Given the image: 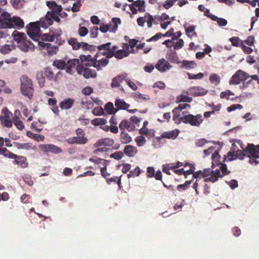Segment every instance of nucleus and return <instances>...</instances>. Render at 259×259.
I'll list each match as a JSON object with an SVG mask.
<instances>
[{
    "mask_svg": "<svg viewBox=\"0 0 259 259\" xmlns=\"http://www.w3.org/2000/svg\"><path fill=\"white\" fill-rule=\"evenodd\" d=\"M249 158V162L253 165L259 163V145L248 144L246 147L240 140L235 141L232 145L231 150L227 154L229 161L237 159L242 160L244 157Z\"/></svg>",
    "mask_w": 259,
    "mask_h": 259,
    "instance_id": "1",
    "label": "nucleus"
},
{
    "mask_svg": "<svg viewBox=\"0 0 259 259\" xmlns=\"http://www.w3.org/2000/svg\"><path fill=\"white\" fill-rule=\"evenodd\" d=\"M47 5L51 10V11L48 12L46 15L45 21H44L45 27L52 25L53 23V20L57 22H59L60 19L59 16L62 9L61 6L58 5L54 1L47 2Z\"/></svg>",
    "mask_w": 259,
    "mask_h": 259,
    "instance_id": "2",
    "label": "nucleus"
},
{
    "mask_svg": "<svg viewBox=\"0 0 259 259\" xmlns=\"http://www.w3.org/2000/svg\"><path fill=\"white\" fill-rule=\"evenodd\" d=\"M223 176L221 175L219 169H217L214 170L211 169L205 168L203 171L199 170L194 172L193 175V177L194 178L198 179L201 178H205L204 182H211L214 183L218 181V178L222 177Z\"/></svg>",
    "mask_w": 259,
    "mask_h": 259,
    "instance_id": "3",
    "label": "nucleus"
},
{
    "mask_svg": "<svg viewBox=\"0 0 259 259\" xmlns=\"http://www.w3.org/2000/svg\"><path fill=\"white\" fill-rule=\"evenodd\" d=\"M190 108V106L187 103L180 104L178 107L175 108L173 110V120L176 124H180L183 122L185 114L187 111L184 110H188Z\"/></svg>",
    "mask_w": 259,
    "mask_h": 259,
    "instance_id": "4",
    "label": "nucleus"
},
{
    "mask_svg": "<svg viewBox=\"0 0 259 259\" xmlns=\"http://www.w3.org/2000/svg\"><path fill=\"white\" fill-rule=\"evenodd\" d=\"M21 92L25 96L31 98L33 92V85L32 80L26 75H23L20 78Z\"/></svg>",
    "mask_w": 259,
    "mask_h": 259,
    "instance_id": "5",
    "label": "nucleus"
},
{
    "mask_svg": "<svg viewBox=\"0 0 259 259\" xmlns=\"http://www.w3.org/2000/svg\"><path fill=\"white\" fill-rule=\"evenodd\" d=\"M90 57V55H82L80 57V60L78 59L68 60L66 63V72L70 75H72L74 73L73 68H76V71L77 72L78 68L81 67L82 62L86 61Z\"/></svg>",
    "mask_w": 259,
    "mask_h": 259,
    "instance_id": "6",
    "label": "nucleus"
},
{
    "mask_svg": "<svg viewBox=\"0 0 259 259\" xmlns=\"http://www.w3.org/2000/svg\"><path fill=\"white\" fill-rule=\"evenodd\" d=\"M40 22L37 21L31 22L27 26V34L33 40L40 41L41 33L40 32Z\"/></svg>",
    "mask_w": 259,
    "mask_h": 259,
    "instance_id": "7",
    "label": "nucleus"
},
{
    "mask_svg": "<svg viewBox=\"0 0 259 259\" xmlns=\"http://www.w3.org/2000/svg\"><path fill=\"white\" fill-rule=\"evenodd\" d=\"M88 62L85 65L88 66H93L98 70H102L103 67H106L109 64V60L107 58H102L99 59L98 57L95 58L91 59V57L87 59Z\"/></svg>",
    "mask_w": 259,
    "mask_h": 259,
    "instance_id": "8",
    "label": "nucleus"
},
{
    "mask_svg": "<svg viewBox=\"0 0 259 259\" xmlns=\"http://www.w3.org/2000/svg\"><path fill=\"white\" fill-rule=\"evenodd\" d=\"M15 26L18 28H23L24 23L22 19L17 16H13L9 22H2V28H13Z\"/></svg>",
    "mask_w": 259,
    "mask_h": 259,
    "instance_id": "9",
    "label": "nucleus"
},
{
    "mask_svg": "<svg viewBox=\"0 0 259 259\" xmlns=\"http://www.w3.org/2000/svg\"><path fill=\"white\" fill-rule=\"evenodd\" d=\"M203 121L202 116L200 114H197L196 115L188 114L185 115L183 123L190 124L192 126H199Z\"/></svg>",
    "mask_w": 259,
    "mask_h": 259,
    "instance_id": "10",
    "label": "nucleus"
},
{
    "mask_svg": "<svg viewBox=\"0 0 259 259\" xmlns=\"http://www.w3.org/2000/svg\"><path fill=\"white\" fill-rule=\"evenodd\" d=\"M249 75L241 70H238L231 77L229 83L231 85L238 84L242 81L246 80Z\"/></svg>",
    "mask_w": 259,
    "mask_h": 259,
    "instance_id": "11",
    "label": "nucleus"
},
{
    "mask_svg": "<svg viewBox=\"0 0 259 259\" xmlns=\"http://www.w3.org/2000/svg\"><path fill=\"white\" fill-rule=\"evenodd\" d=\"M111 43L108 42L98 46V48L101 53L107 58H111L113 56L115 50L117 47L115 46L111 47Z\"/></svg>",
    "mask_w": 259,
    "mask_h": 259,
    "instance_id": "12",
    "label": "nucleus"
},
{
    "mask_svg": "<svg viewBox=\"0 0 259 259\" xmlns=\"http://www.w3.org/2000/svg\"><path fill=\"white\" fill-rule=\"evenodd\" d=\"M120 23L121 21L119 18H113L109 25H101L100 27V30L103 33H105L108 31L114 32L117 30L118 25Z\"/></svg>",
    "mask_w": 259,
    "mask_h": 259,
    "instance_id": "13",
    "label": "nucleus"
},
{
    "mask_svg": "<svg viewBox=\"0 0 259 259\" xmlns=\"http://www.w3.org/2000/svg\"><path fill=\"white\" fill-rule=\"evenodd\" d=\"M38 147L40 150L44 153H52L57 154L62 152L61 149L53 144H40Z\"/></svg>",
    "mask_w": 259,
    "mask_h": 259,
    "instance_id": "14",
    "label": "nucleus"
},
{
    "mask_svg": "<svg viewBox=\"0 0 259 259\" xmlns=\"http://www.w3.org/2000/svg\"><path fill=\"white\" fill-rule=\"evenodd\" d=\"M2 115L0 117V120L3 125L7 127H11L12 126V121L11 119V113L7 108H5L2 110Z\"/></svg>",
    "mask_w": 259,
    "mask_h": 259,
    "instance_id": "15",
    "label": "nucleus"
},
{
    "mask_svg": "<svg viewBox=\"0 0 259 259\" xmlns=\"http://www.w3.org/2000/svg\"><path fill=\"white\" fill-rule=\"evenodd\" d=\"M133 52V49L129 50V46L128 44H124L122 46V49L117 50V48L115 51L113 56L117 59H121L128 56L130 53Z\"/></svg>",
    "mask_w": 259,
    "mask_h": 259,
    "instance_id": "16",
    "label": "nucleus"
},
{
    "mask_svg": "<svg viewBox=\"0 0 259 259\" xmlns=\"http://www.w3.org/2000/svg\"><path fill=\"white\" fill-rule=\"evenodd\" d=\"M77 73L83 75L85 78H95L97 76V73L95 70L88 68H83L82 65L80 68H78Z\"/></svg>",
    "mask_w": 259,
    "mask_h": 259,
    "instance_id": "17",
    "label": "nucleus"
},
{
    "mask_svg": "<svg viewBox=\"0 0 259 259\" xmlns=\"http://www.w3.org/2000/svg\"><path fill=\"white\" fill-rule=\"evenodd\" d=\"M155 68L161 72H164L170 70L172 66L164 59H160L155 65Z\"/></svg>",
    "mask_w": 259,
    "mask_h": 259,
    "instance_id": "18",
    "label": "nucleus"
},
{
    "mask_svg": "<svg viewBox=\"0 0 259 259\" xmlns=\"http://www.w3.org/2000/svg\"><path fill=\"white\" fill-rule=\"evenodd\" d=\"M115 106L116 109L119 110H127L130 113H134L137 111V109L128 110V108L130 107V105L125 103V102L120 99H117L115 101Z\"/></svg>",
    "mask_w": 259,
    "mask_h": 259,
    "instance_id": "19",
    "label": "nucleus"
},
{
    "mask_svg": "<svg viewBox=\"0 0 259 259\" xmlns=\"http://www.w3.org/2000/svg\"><path fill=\"white\" fill-rule=\"evenodd\" d=\"M18 47L21 51L24 52L33 51L35 49L34 45L30 41L26 39L19 44Z\"/></svg>",
    "mask_w": 259,
    "mask_h": 259,
    "instance_id": "20",
    "label": "nucleus"
},
{
    "mask_svg": "<svg viewBox=\"0 0 259 259\" xmlns=\"http://www.w3.org/2000/svg\"><path fill=\"white\" fill-rule=\"evenodd\" d=\"M83 1L84 0H68V2L72 6H69L66 10L67 11L71 10L73 12H79Z\"/></svg>",
    "mask_w": 259,
    "mask_h": 259,
    "instance_id": "21",
    "label": "nucleus"
},
{
    "mask_svg": "<svg viewBox=\"0 0 259 259\" xmlns=\"http://www.w3.org/2000/svg\"><path fill=\"white\" fill-rule=\"evenodd\" d=\"M38 44L41 47L46 49L48 51V54L50 55L56 54L58 51V47L57 46H52L49 42L39 41Z\"/></svg>",
    "mask_w": 259,
    "mask_h": 259,
    "instance_id": "22",
    "label": "nucleus"
},
{
    "mask_svg": "<svg viewBox=\"0 0 259 259\" xmlns=\"http://www.w3.org/2000/svg\"><path fill=\"white\" fill-rule=\"evenodd\" d=\"M114 144V140L112 139L106 138L98 140L94 145L95 147L100 146H111Z\"/></svg>",
    "mask_w": 259,
    "mask_h": 259,
    "instance_id": "23",
    "label": "nucleus"
},
{
    "mask_svg": "<svg viewBox=\"0 0 259 259\" xmlns=\"http://www.w3.org/2000/svg\"><path fill=\"white\" fill-rule=\"evenodd\" d=\"M189 93L195 96H203L205 95L207 91L201 87H193L189 89Z\"/></svg>",
    "mask_w": 259,
    "mask_h": 259,
    "instance_id": "24",
    "label": "nucleus"
},
{
    "mask_svg": "<svg viewBox=\"0 0 259 259\" xmlns=\"http://www.w3.org/2000/svg\"><path fill=\"white\" fill-rule=\"evenodd\" d=\"M177 63L180 64V67L184 69L190 70L196 67V63L193 61L183 60L182 61H177Z\"/></svg>",
    "mask_w": 259,
    "mask_h": 259,
    "instance_id": "25",
    "label": "nucleus"
},
{
    "mask_svg": "<svg viewBox=\"0 0 259 259\" xmlns=\"http://www.w3.org/2000/svg\"><path fill=\"white\" fill-rule=\"evenodd\" d=\"M184 167L189 166V169L184 170L183 168L179 169H176L174 170L175 172L178 175L184 174L185 177L187 178V175H190L193 172V169L194 168V166L190 163H186L184 165Z\"/></svg>",
    "mask_w": 259,
    "mask_h": 259,
    "instance_id": "26",
    "label": "nucleus"
},
{
    "mask_svg": "<svg viewBox=\"0 0 259 259\" xmlns=\"http://www.w3.org/2000/svg\"><path fill=\"white\" fill-rule=\"evenodd\" d=\"M179 133L180 131L179 130L175 129L171 131L164 132L161 135V137L163 138L175 140L178 136Z\"/></svg>",
    "mask_w": 259,
    "mask_h": 259,
    "instance_id": "27",
    "label": "nucleus"
},
{
    "mask_svg": "<svg viewBox=\"0 0 259 259\" xmlns=\"http://www.w3.org/2000/svg\"><path fill=\"white\" fill-rule=\"evenodd\" d=\"M74 100L71 98L65 99L60 103V107L62 110H68L72 108Z\"/></svg>",
    "mask_w": 259,
    "mask_h": 259,
    "instance_id": "28",
    "label": "nucleus"
},
{
    "mask_svg": "<svg viewBox=\"0 0 259 259\" xmlns=\"http://www.w3.org/2000/svg\"><path fill=\"white\" fill-rule=\"evenodd\" d=\"M123 152L128 157H134L138 153L137 148L132 145H127L124 148Z\"/></svg>",
    "mask_w": 259,
    "mask_h": 259,
    "instance_id": "29",
    "label": "nucleus"
},
{
    "mask_svg": "<svg viewBox=\"0 0 259 259\" xmlns=\"http://www.w3.org/2000/svg\"><path fill=\"white\" fill-rule=\"evenodd\" d=\"M127 74L126 73L120 74L118 75L117 76L113 78L111 87L112 88L118 87L119 86L120 83L123 80H125L127 77Z\"/></svg>",
    "mask_w": 259,
    "mask_h": 259,
    "instance_id": "30",
    "label": "nucleus"
},
{
    "mask_svg": "<svg viewBox=\"0 0 259 259\" xmlns=\"http://www.w3.org/2000/svg\"><path fill=\"white\" fill-rule=\"evenodd\" d=\"M12 36L13 37L14 39L18 44H20L26 39V35L25 33L23 32H18L17 30L13 31Z\"/></svg>",
    "mask_w": 259,
    "mask_h": 259,
    "instance_id": "31",
    "label": "nucleus"
},
{
    "mask_svg": "<svg viewBox=\"0 0 259 259\" xmlns=\"http://www.w3.org/2000/svg\"><path fill=\"white\" fill-rule=\"evenodd\" d=\"M119 127L121 130L126 129L128 131H132L135 129V125L127 120H122L119 125Z\"/></svg>",
    "mask_w": 259,
    "mask_h": 259,
    "instance_id": "32",
    "label": "nucleus"
},
{
    "mask_svg": "<svg viewBox=\"0 0 259 259\" xmlns=\"http://www.w3.org/2000/svg\"><path fill=\"white\" fill-rule=\"evenodd\" d=\"M120 142L122 144H126L132 141V138L126 132L123 131L120 135Z\"/></svg>",
    "mask_w": 259,
    "mask_h": 259,
    "instance_id": "33",
    "label": "nucleus"
},
{
    "mask_svg": "<svg viewBox=\"0 0 259 259\" xmlns=\"http://www.w3.org/2000/svg\"><path fill=\"white\" fill-rule=\"evenodd\" d=\"M59 36V34L53 35L49 34H41L40 40H41L42 41H54L55 39H57Z\"/></svg>",
    "mask_w": 259,
    "mask_h": 259,
    "instance_id": "34",
    "label": "nucleus"
},
{
    "mask_svg": "<svg viewBox=\"0 0 259 259\" xmlns=\"http://www.w3.org/2000/svg\"><path fill=\"white\" fill-rule=\"evenodd\" d=\"M15 145L18 149H23L29 150L30 149L35 150L36 147H32V145L30 143H14Z\"/></svg>",
    "mask_w": 259,
    "mask_h": 259,
    "instance_id": "35",
    "label": "nucleus"
},
{
    "mask_svg": "<svg viewBox=\"0 0 259 259\" xmlns=\"http://www.w3.org/2000/svg\"><path fill=\"white\" fill-rule=\"evenodd\" d=\"M0 16L1 23L3 22H9L12 18L9 13L5 11L2 9H0ZM1 27H2V25H1Z\"/></svg>",
    "mask_w": 259,
    "mask_h": 259,
    "instance_id": "36",
    "label": "nucleus"
},
{
    "mask_svg": "<svg viewBox=\"0 0 259 259\" xmlns=\"http://www.w3.org/2000/svg\"><path fill=\"white\" fill-rule=\"evenodd\" d=\"M139 133L141 135H145L149 138H152L154 136L153 130H149L145 127H142V128L139 130Z\"/></svg>",
    "mask_w": 259,
    "mask_h": 259,
    "instance_id": "37",
    "label": "nucleus"
},
{
    "mask_svg": "<svg viewBox=\"0 0 259 259\" xmlns=\"http://www.w3.org/2000/svg\"><path fill=\"white\" fill-rule=\"evenodd\" d=\"M220 158V156L219 154V152L218 150L215 149L214 151V152L212 154V168H214V166L215 165H219V163H221L219 162V160Z\"/></svg>",
    "mask_w": 259,
    "mask_h": 259,
    "instance_id": "38",
    "label": "nucleus"
},
{
    "mask_svg": "<svg viewBox=\"0 0 259 259\" xmlns=\"http://www.w3.org/2000/svg\"><path fill=\"white\" fill-rule=\"evenodd\" d=\"M53 65L59 69H66V63L63 60H56L53 63Z\"/></svg>",
    "mask_w": 259,
    "mask_h": 259,
    "instance_id": "39",
    "label": "nucleus"
},
{
    "mask_svg": "<svg viewBox=\"0 0 259 259\" xmlns=\"http://www.w3.org/2000/svg\"><path fill=\"white\" fill-rule=\"evenodd\" d=\"M105 110L110 114H114L118 111V109L114 107L111 102H108L105 105Z\"/></svg>",
    "mask_w": 259,
    "mask_h": 259,
    "instance_id": "40",
    "label": "nucleus"
},
{
    "mask_svg": "<svg viewBox=\"0 0 259 259\" xmlns=\"http://www.w3.org/2000/svg\"><path fill=\"white\" fill-rule=\"evenodd\" d=\"M4 92L7 94H10L12 92L10 88L6 86V82L4 80H0V94Z\"/></svg>",
    "mask_w": 259,
    "mask_h": 259,
    "instance_id": "41",
    "label": "nucleus"
},
{
    "mask_svg": "<svg viewBox=\"0 0 259 259\" xmlns=\"http://www.w3.org/2000/svg\"><path fill=\"white\" fill-rule=\"evenodd\" d=\"M26 135L28 137L34 139L38 142L43 141L45 139V137L43 135L34 134L30 131L27 132Z\"/></svg>",
    "mask_w": 259,
    "mask_h": 259,
    "instance_id": "42",
    "label": "nucleus"
},
{
    "mask_svg": "<svg viewBox=\"0 0 259 259\" xmlns=\"http://www.w3.org/2000/svg\"><path fill=\"white\" fill-rule=\"evenodd\" d=\"M132 5L135 7L138 8L139 11L140 12H144L145 11L144 1L138 0L134 2Z\"/></svg>",
    "mask_w": 259,
    "mask_h": 259,
    "instance_id": "43",
    "label": "nucleus"
},
{
    "mask_svg": "<svg viewBox=\"0 0 259 259\" xmlns=\"http://www.w3.org/2000/svg\"><path fill=\"white\" fill-rule=\"evenodd\" d=\"M13 122L18 130L22 131L24 128V125L19 117L14 116L13 118Z\"/></svg>",
    "mask_w": 259,
    "mask_h": 259,
    "instance_id": "44",
    "label": "nucleus"
},
{
    "mask_svg": "<svg viewBox=\"0 0 259 259\" xmlns=\"http://www.w3.org/2000/svg\"><path fill=\"white\" fill-rule=\"evenodd\" d=\"M107 123V120L105 118H97L91 120L92 124L98 126V125H103Z\"/></svg>",
    "mask_w": 259,
    "mask_h": 259,
    "instance_id": "45",
    "label": "nucleus"
},
{
    "mask_svg": "<svg viewBox=\"0 0 259 259\" xmlns=\"http://www.w3.org/2000/svg\"><path fill=\"white\" fill-rule=\"evenodd\" d=\"M209 80L212 84L218 85L221 81V78L217 74H211L209 76Z\"/></svg>",
    "mask_w": 259,
    "mask_h": 259,
    "instance_id": "46",
    "label": "nucleus"
},
{
    "mask_svg": "<svg viewBox=\"0 0 259 259\" xmlns=\"http://www.w3.org/2000/svg\"><path fill=\"white\" fill-rule=\"evenodd\" d=\"M230 41L232 45L235 47H241L243 44V41L238 37H232L230 38Z\"/></svg>",
    "mask_w": 259,
    "mask_h": 259,
    "instance_id": "47",
    "label": "nucleus"
},
{
    "mask_svg": "<svg viewBox=\"0 0 259 259\" xmlns=\"http://www.w3.org/2000/svg\"><path fill=\"white\" fill-rule=\"evenodd\" d=\"M135 141L137 145L139 147H143L146 143V138L142 136H137Z\"/></svg>",
    "mask_w": 259,
    "mask_h": 259,
    "instance_id": "48",
    "label": "nucleus"
},
{
    "mask_svg": "<svg viewBox=\"0 0 259 259\" xmlns=\"http://www.w3.org/2000/svg\"><path fill=\"white\" fill-rule=\"evenodd\" d=\"M68 42L72 47L74 50H78L80 48V43L77 41L76 38H71L68 40Z\"/></svg>",
    "mask_w": 259,
    "mask_h": 259,
    "instance_id": "49",
    "label": "nucleus"
},
{
    "mask_svg": "<svg viewBox=\"0 0 259 259\" xmlns=\"http://www.w3.org/2000/svg\"><path fill=\"white\" fill-rule=\"evenodd\" d=\"M195 29V27L194 26H191L188 28H186V33L187 35L192 38L193 36H196V33L194 31Z\"/></svg>",
    "mask_w": 259,
    "mask_h": 259,
    "instance_id": "50",
    "label": "nucleus"
},
{
    "mask_svg": "<svg viewBox=\"0 0 259 259\" xmlns=\"http://www.w3.org/2000/svg\"><path fill=\"white\" fill-rule=\"evenodd\" d=\"M141 174V169L139 166L136 167L133 170L130 171V173L127 175L128 178L135 177L136 176L138 177Z\"/></svg>",
    "mask_w": 259,
    "mask_h": 259,
    "instance_id": "51",
    "label": "nucleus"
},
{
    "mask_svg": "<svg viewBox=\"0 0 259 259\" xmlns=\"http://www.w3.org/2000/svg\"><path fill=\"white\" fill-rule=\"evenodd\" d=\"M36 78L38 80L39 85L40 86V87L42 88L45 85V78L42 75V73H38L36 75Z\"/></svg>",
    "mask_w": 259,
    "mask_h": 259,
    "instance_id": "52",
    "label": "nucleus"
},
{
    "mask_svg": "<svg viewBox=\"0 0 259 259\" xmlns=\"http://www.w3.org/2000/svg\"><path fill=\"white\" fill-rule=\"evenodd\" d=\"M178 99L179 102H190L192 100L191 97H190L185 94L181 95L178 97Z\"/></svg>",
    "mask_w": 259,
    "mask_h": 259,
    "instance_id": "53",
    "label": "nucleus"
},
{
    "mask_svg": "<svg viewBox=\"0 0 259 259\" xmlns=\"http://www.w3.org/2000/svg\"><path fill=\"white\" fill-rule=\"evenodd\" d=\"M211 19L214 21H217L218 24L221 26H225L227 24V21L226 20L222 18H219L215 16H212Z\"/></svg>",
    "mask_w": 259,
    "mask_h": 259,
    "instance_id": "54",
    "label": "nucleus"
},
{
    "mask_svg": "<svg viewBox=\"0 0 259 259\" xmlns=\"http://www.w3.org/2000/svg\"><path fill=\"white\" fill-rule=\"evenodd\" d=\"M187 75L190 79H200L202 78L204 75L202 73H199L197 74H194L189 72L187 73Z\"/></svg>",
    "mask_w": 259,
    "mask_h": 259,
    "instance_id": "55",
    "label": "nucleus"
},
{
    "mask_svg": "<svg viewBox=\"0 0 259 259\" xmlns=\"http://www.w3.org/2000/svg\"><path fill=\"white\" fill-rule=\"evenodd\" d=\"M11 51V46L9 45H5L0 49V52L3 54H9Z\"/></svg>",
    "mask_w": 259,
    "mask_h": 259,
    "instance_id": "56",
    "label": "nucleus"
},
{
    "mask_svg": "<svg viewBox=\"0 0 259 259\" xmlns=\"http://www.w3.org/2000/svg\"><path fill=\"white\" fill-rule=\"evenodd\" d=\"M177 40L176 42L174 41V47L176 50H178L181 49L184 45V42L182 39H176Z\"/></svg>",
    "mask_w": 259,
    "mask_h": 259,
    "instance_id": "57",
    "label": "nucleus"
},
{
    "mask_svg": "<svg viewBox=\"0 0 259 259\" xmlns=\"http://www.w3.org/2000/svg\"><path fill=\"white\" fill-rule=\"evenodd\" d=\"M92 112L94 115L97 116H101L104 113L103 109L99 106L94 108Z\"/></svg>",
    "mask_w": 259,
    "mask_h": 259,
    "instance_id": "58",
    "label": "nucleus"
},
{
    "mask_svg": "<svg viewBox=\"0 0 259 259\" xmlns=\"http://www.w3.org/2000/svg\"><path fill=\"white\" fill-rule=\"evenodd\" d=\"M234 93L230 90H227L225 92H222L220 94V97L222 99H230V96L234 95Z\"/></svg>",
    "mask_w": 259,
    "mask_h": 259,
    "instance_id": "59",
    "label": "nucleus"
},
{
    "mask_svg": "<svg viewBox=\"0 0 259 259\" xmlns=\"http://www.w3.org/2000/svg\"><path fill=\"white\" fill-rule=\"evenodd\" d=\"M76 143L79 144H84L88 142V139L84 136H76Z\"/></svg>",
    "mask_w": 259,
    "mask_h": 259,
    "instance_id": "60",
    "label": "nucleus"
},
{
    "mask_svg": "<svg viewBox=\"0 0 259 259\" xmlns=\"http://www.w3.org/2000/svg\"><path fill=\"white\" fill-rule=\"evenodd\" d=\"M178 0H166L163 4V6L166 9L171 8Z\"/></svg>",
    "mask_w": 259,
    "mask_h": 259,
    "instance_id": "61",
    "label": "nucleus"
},
{
    "mask_svg": "<svg viewBox=\"0 0 259 259\" xmlns=\"http://www.w3.org/2000/svg\"><path fill=\"white\" fill-rule=\"evenodd\" d=\"M123 154L121 151L115 152L110 155L111 158H114L116 160L121 159L123 157Z\"/></svg>",
    "mask_w": 259,
    "mask_h": 259,
    "instance_id": "62",
    "label": "nucleus"
},
{
    "mask_svg": "<svg viewBox=\"0 0 259 259\" xmlns=\"http://www.w3.org/2000/svg\"><path fill=\"white\" fill-rule=\"evenodd\" d=\"M242 108V106L240 104H233L227 107V110L228 112H231L236 109H241Z\"/></svg>",
    "mask_w": 259,
    "mask_h": 259,
    "instance_id": "63",
    "label": "nucleus"
},
{
    "mask_svg": "<svg viewBox=\"0 0 259 259\" xmlns=\"http://www.w3.org/2000/svg\"><path fill=\"white\" fill-rule=\"evenodd\" d=\"M78 32L79 35L80 36L83 37L85 36L88 33L89 31L86 27L81 26L79 28Z\"/></svg>",
    "mask_w": 259,
    "mask_h": 259,
    "instance_id": "64",
    "label": "nucleus"
}]
</instances>
